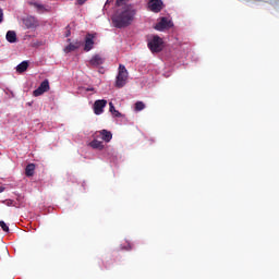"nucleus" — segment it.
<instances>
[{
  "mask_svg": "<svg viewBox=\"0 0 279 279\" xmlns=\"http://www.w3.org/2000/svg\"><path fill=\"white\" fill-rule=\"evenodd\" d=\"M104 62H105V59L101 56L95 54L89 60L88 64H89V66H101V64H104Z\"/></svg>",
  "mask_w": 279,
  "mask_h": 279,
  "instance_id": "obj_12",
  "label": "nucleus"
},
{
  "mask_svg": "<svg viewBox=\"0 0 279 279\" xmlns=\"http://www.w3.org/2000/svg\"><path fill=\"white\" fill-rule=\"evenodd\" d=\"M141 110H145V104L143 101H137L135 104V111L141 112Z\"/></svg>",
  "mask_w": 279,
  "mask_h": 279,
  "instance_id": "obj_18",
  "label": "nucleus"
},
{
  "mask_svg": "<svg viewBox=\"0 0 279 279\" xmlns=\"http://www.w3.org/2000/svg\"><path fill=\"white\" fill-rule=\"evenodd\" d=\"M93 141L89 143V146H92L93 149H104V141L100 140V137H96L95 133L93 135Z\"/></svg>",
  "mask_w": 279,
  "mask_h": 279,
  "instance_id": "obj_11",
  "label": "nucleus"
},
{
  "mask_svg": "<svg viewBox=\"0 0 279 279\" xmlns=\"http://www.w3.org/2000/svg\"><path fill=\"white\" fill-rule=\"evenodd\" d=\"M134 10L130 7H124L122 10L118 11L113 17L112 23L114 27H128L134 21Z\"/></svg>",
  "mask_w": 279,
  "mask_h": 279,
  "instance_id": "obj_1",
  "label": "nucleus"
},
{
  "mask_svg": "<svg viewBox=\"0 0 279 279\" xmlns=\"http://www.w3.org/2000/svg\"><path fill=\"white\" fill-rule=\"evenodd\" d=\"M82 47V41H75L74 44H70L64 48L65 53H71V51H75Z\"/></svg>",
  "mask_w": 279,
  "mask_h": 279,
  "instance_id": "obj_13",
  "label": "nucleus"
},
{
  "mask_svg": "<svg viewBox=\"0 0 279 279\" xmlns=\"http://www.w3.org/2000/svg\"><path fill=\"white\" fill-rule=\"evenodd\" d=\"M169 27H173V23L169 17H161V20L155 25V29H157L158 32L169 29Z\"/></svg>",
  "mask_w": 279,
  "mask_h": 279,
  "instance_id": "obj_5",
  "label": "nucleus"
},
{
  "mask_svg": "<svg viewBox=\"0 0 279 279\" xmlns=\"http://www.w3.org/2000/svg\"><path fill=\"white\" fill-rule=\"evenodd\" d=\"M34 171H36V166L34 163H29L26 166L25 174L28 178H32V175H34Z\"/></svg>",
  "mask_w": 279,
  "mask_h": 279,
  "instance_id": "obj_15",
  "label": "nucleus"
},
{
  "mask_svg": "<svg viewBox=\"0 0 279 279\" xmlns=\"http://www.w3.org/2000/svg\"><path fill=\"white\" fill-rule=\"evenodd\" d=\"M0 23H3V10L0 9Z\"/></svg>",
  "mask_w": 279,
  "mask_h": 279,
  "instance_id": "obj_20",
  "label": "nucleus"
},
{
  "mask_svg": "<svg viewBox=\"0 0 279 279\" xmlns=\"http://www.w3.org/2000/svg\"><path fill=\"white\" fill-rule=\"evenodd\" d=\"M0 227L2 228L3 232H10V227H8L3 220L0 221Z\"/></svg>",
  "mask_w": 279,
  "mask_h": 279,
  "instance_id": "obj_19",
  "label": "nucleus"
},
{
  "mask_svg": "<svg viewBox=\"0 0 279 279\" xmlns=\"http://www.w3.org/2000/svg\"><path fill=\"white\" fill-rule=\"evenodd\" d=\"M95 38L97 34H87L85 37L84 51H90L95 47Z\"/></svg>",
  "mask_w": 279,
  "mask_h": 279,
  "instance_id": "obj_7",
  "label": "nucleus"
},
{
  "mask_svg": "<svg viewBox=\"0 0 279 279\" xmlns=\"http://www.w3.org/2000/svg\"><path fill=\"white\" fill-rule=\"evenodd\" d=\"M109 111L111 112L112 117H121V112H119L112 102H109Z\"/></svg>",
  "mask_w": 279,
  "mask_h": 279,
  "instance_id": "obj_17",
  "label": "nucleus"
},
{
  "mask_svg": "<svg viewBox=\"0 0 279 279\" xmlns=\"http://www.w3.org/2000/svg\"><path fill=\"white\" fill-rule=\"evenodd\" d=\"M29 5H33L38 14H45L47 12H51V7L50 5L43 4L38 1H31Z\"/></svg>",
  "mask_w": 279,
  "mask_h": 279,
  "instance_id": "obj_4",
  "label": "nucleus"
},
{
  "mask_svg": "<svg viewBox=\"0 0 279 279\" xmlns=\"http://www.w3.org/2000/svg\"><path fill=\"white\" fill-rule=\"evenodd\" d=\"M108 106V100L101 99V100H96L94 102V113L95 114H104V108Z\"/></svg>",
  "mask_w": 279,
  "mask_h": 279,
  "instance_id": "obj_9",
  "label": "nucleus"
},
{
  "mask_svg": "<svg viewBox=\"0 0 279 279\" xmlns=\"http://www.w3.org/2000/svg\"><path fill=\"white\" fill-rule=\"evenodd\" d=\"M78 5H84L86 3V0H77Z\"/></svg>",
  "mask_w": 279,
  "mask_h": 279,
  "instance_id": "obj_21",
  "label": "nucleus"
},
{
  "mask_svg": "<svg viewBox=\"0 0 279 279\" xmlns=\"http://www.w3.org/2000/svg\"><path fill=\"white\" fill-rule=\"evenodd\" d=\"M28 27H33V25H28Z\"/></svg>",
  "mask_w": 279,
  "mask_h": 279,
  "instance_id": "obj_25",
  "label": "nucleus"
},
{
  "mask_svg": "<svg viewBox=\"0 0 279 279\" xmlns=\"http://www.w3.org/2000/svg\"><path fill=\"white\" fill-rule=\"evenodd\" d=\"M28 66H29V62L23 61L22 63H20L16 66V71H17V73H25V71H27Z\"/></svg>",
  "mask_w": 279,
  "mask_h": 279,
  "instance_id": "obj_14",
  "label": "nucleus"
},
{
  "mask_svg": "<svg viewBox=\"0 0 279 279\" xmlns=\"http://www.w3.org/2000/svg\"><path fill=\"white\" fill-rule=\"evenodd\" d=\"M148 8L151 12H160L162 10V0H149Z\"/></svg>",
  "mask_w": 279,
  "mask_h": 279,
  "instance_id": "obj_10",
  "label": "nucleus"
},
{
  "mask_svg": "<svg viewBox=\"0 0 279 279\" xmlns=\"http://www.w3.org/2000/svg\"><path fill=\"white\" fill-rule=\"evenodd\" d=\"M148 49L151 53H160V51L165 49V41H162V38L158 36H153L148 40Z\"/></svg>",
  "mask_w": 279,
  "mask_h": 279,
  "instance_id": "obj_2",
  "label": "nucleus"
},
{
  "mask_svg": "<svg viewBox=\"0 0 279 279\" xmlns=\"http://www.w3.org/2000/svg\"><path fill=\"white\" fill-rule=\"evenodd\" d=\"M125 84H128V69H125V65L120 64L116 86L118 88H123Z\"/></svg>",
  "mask_w": 279,
  "mask_h": 279,
  "instance_id": "obj_3",
  "label": "nucleus"
},
{
  "mask_svg": "<svg viewBox=\"0 0 279 279\" xmlns=\"http://www.w3.org/2000/svg\"><path fill=\"white\" fill-rule=\"evenodd\" d=\"M3 191H5V189L3 186H0V193H3Z\"/></svg>",
  "mask_w": 279,
  "mask_h": 279,
  "instance_id": "obj_23",
  "label": "nucleus"
},
{
  "mask_svg": "<svg viewBox=\"0 0 279 279\" xmlns=\"http://www.w3.org/2000/svg\"><path fill=\"white\" fill-rule=\"evenodd\" d=\"M7 40H8V43H16V32H14V31H9L8 33H7Z\"/></svg>",
  "mask_w": 279,
  "mask_h": 279,
  "instance_id": "obj_16",
  "label": "nucleus"
},
{
  "mask_svg": "<svg viewBox=\"0 0 279 279\" xmlns=\"http://www.w3.org/2000/svg\"><path fill=\"white\" fill-rule=\"evenodd\" d=\"M95 137L100 138V141H104L105 143H110L112 141V132L108 130L96 131Z\"/></svg>",
  "mask_w": 279,
  "mask_h": 279,
  "instance_id": "obj_6",
  "label": "nucleus"
},
{
  "mask_svg": "<svg viewBox=\"0 0 279 279\" xmlns=\"http://www.w3.org/2000/svg\"><path fill=\"white\" fill-rule=\"evenodd\" d=\"M87 90H90L93 93L95 90V88H93V87L92 88H87Z\"/></svg>",
  "mask_w": 279,
  "mask_h": 279,
  "instance_id": "obj_24",
  "label": "nucleus"
},
{
  "mask_svg": "<svg viewBox=\"0 0 279 279\" xmlns=\"http://www.w3.org/2000/svg\"><path fill=\"white\" fill-rule=\"evenodd\" d=\"M65 36L69 38V36H71V31H68Z\"/></svg>",
  "mask_w": 279,
  "mask_h": 279,
  "instance_id": "obj_22",
  "label": "nucleus"
},
{
  "mask_svg": "<svg viewBox=\"0 0 279 279\" xmlns=\"http://www.w3.org/2000/svg\"><path fill=\"white\" fill-rule=\"evenodd\" d=\"M49 90V81L45 80L41 82L39 87L33 92L34 97H40V95H45Z\"/></svg>",
  "mask_w": 279,
  "mask_h": 279,
  "instance_id": "obj_8",
  "label": "nucleus"
}]
</instances>
